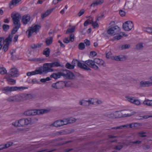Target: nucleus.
I'll use <instances>...</instances> for the list:
<instances>
[{
  "instance_id": "nucleus-1",
  "label": "nucleus",
  "mask_w": 152,
  "mask_h": 152,
  "mask_svg": "<svg viewBox=\"0 0 152 152\" xmlns=\"http://www.w3.org/2000/svg\"><path fill=\"white\" fill-rule=\"evenodd\" d=\"M61 66L60 63L58 62H53L51 63H46L43 65V66H41L37 68L34 71L28 72L26 73L28 76L34 75L37 74L41 75L42 73H47L48 72L53 71V70L49 67H58Z\"/></svg>"
},
{
  "instance_id": "nucleus-2",
  "label": "nucleus",
  "mask_w": 152,
  "mask_h": 152,
  "mask_svg": "<svg viewBox=\"0 0 152 152\" xmlns=\"http://www.w3.org/2000/svg\"><path fill=\"white\" fill-rule=\"evenodd\" d=\"M11 18L13 23L15 27L13 28L11 31V33L9 34H11L12 36L15 34L20 28L21 26L20 22V19L21 18L20 14L18 13H12L11 14Z\"/></svg>"
},
{
  "instance_id": "nucleus-3",
  "label": "nucleus",
  "mask_w": 152,
  "mask_h": 152,
  "mask_svg": "<svg viewBox=\"0 0 152 152\" xmlns=\"http://www.w3.org/2000/svg\"><path fill=\"white\" fill-rule=\"evenodd\" d=\"M135 112H132L130 113H128L127 114L122 115L121 112L118 111H116L113 113L108 114L107 115V117L109 118H119L122 117L130 116L135 114Z\"/></svg>"
},
{
  "instance_id": "nucleus-4",
  "label": "nucleus",
  "mask_w": 152,
  "mask_h": 152,
  "mask_svg": "<svg viewBox=\"0 0 152 152\" xmlns=\"http://www.w3.org/2000/svg\"><path fill=\"white\" fill-rule=\"evenodd\" d=\"M76 64H77V66L82 69L85 71L91 70V69L88 67L86 64L82 63L77 59H73L72 62V64L74 66V68Z\"/></svg>"
},
{
  "instance_id": "nucleus-5",
  "label": "nucleus",
  "mask_w": 152,
  "mask_h": 152,
  "mask_svg": "<svg viewBox=\"0 0 152 152\" xmlns=\"http://www.w3.org/2000/svg\"><path fill=\"white\" fill-rule=\"evenodd\" d=\"M61 72L62 76L64 78L68 79H73L75 77L74 74L69 70L63 69Z\"/></svg>"
},
{
  "instance_id": "nucleus-6",
  "label": "nucleus",
  "mask_w": 152,
  "mask_h": 152,
  "mask_svg": "<svg viewBox=\"0 0 152 152\" xmlns=\"http://www.w3.org/2000/svg\"><path fill=\"white\" fill-rule=\"evenodd\" d=\"M120 28L118 26L112 27L107 30V33L111 36H113L118 34L120 31Z\"/></svg>"
},
{
  "instance_id": "nucleus-7",
  "label": "nucleus",
  "mask_w": 152,
  "mask_h": 152,
  "mask_svg": "<svg viewBox=\"0 0 152 152\" xmlns=\"http://www.w3.org/2000/svg\"><path fill=\"white\" fill-rule=\"evenodd\" d=\"M133 22L130 21H127L123 24V28L126 31L131 30L133 27Z\"/></svg>"
},
{
  "instance_id": "nucleus-8",
  "label": "nucleus",
  "mask_w": 152,
  "mask_h": 152,
  "mask_svg": "<svg viewBox=\"0 0 152 152\" xmlns=\"http://www.w3.org/2000/svg\"><path fill=\"white\" fill-rule=\"evenodd\" d=\"M84 64H86L88 67L94 69H98V67L94 63V60L89 59L84 61Z\"/></svg>"
},
{
  "instance_id": "nucleus-9",
  "label": "nucleus",
  "mask_w": 152,
  "mask_h": 152,
  "mask_svg": "<svg viewBox=\"0 0 152 152\" xmlns=\"http://www.w3.org/2000/svg\"><path fill=\"white\" fill-rule=\"evenodd\" d=\"M65 82L63 81H58L52 84L51 86L57 89L63 88L64 86Z\"/></svg>"
},
{
  "instance_id": "nucleus-10",
  "label": "nucleus",
  "mask_w": 152,
  "mask_h": 152,
  "mask_svg": "<svg viewBox=\"0 0 152 152\" xmlns=\"http://www.w3.org/2000/svg\"><path fill=\"white\" fill-rule=\"evenodd\" d=\"M22 97L19 95H17L13 96H10L8 98L7 100L9 102H18L21 100Z\"/></svg>"
},
{
  "instance_id": "nucleus-11",
  "label": "nucleus",
  "mask_w": 152,
  "mask_h": 152,
  "mask_svg": "<svg viewBox=\"0 0 152 152\" xmlns=\"http://www.w3.org/2000/svg\"><path fill=\"white\" fill-rule=\"evenodd\" d=\"M17 86L9 87L8 86L2 88V90L4 93L7 94L9 92H11L13 91H16V88L17 89Z\"/></svg>"
},
{
  "instance_id": "nucleus-12",
  "label": "nucleus",
  "mask_w": 152,
  "mask_h": 152,
  "mask_svg": "<svg viewBox=\"0 0 152 152\" xmlns=\"http://www.w3.org/2000/svg\"><path fill=\"white\" fill-rule=\"evenodd\" d=\"M31 20V16L29 14L25 15L22 17L21 22L24 25H26Z\"/></svg>"
},
{
  "instance_id": "nucleus-13",
  "label": "nucleus",
  "mask_w": 152,
  "mask_h": 152,
  "mask_svg": "<svg viewBox=\"0 0 152 152\" xmlns=\"http://www.w3.org/2000/svg\"><path fill=\"white\" fill-rule=\"evenodd\" d=\"M18 75V71L17 69L13 68L11 69L9 74L10 77H17Z\"/></svg>"
},
{
  "instance_id": "nucleus-14",
  "label": "nucleus",
  "mask_w": 152,
  "mask_h": 152,
  "mask_svg": "<svg viewBox=\"0 0 152 152\" xmlns=\"http://www.w3.org/2000/svg\"><path fill=\"white\" fill-rule=\"evenodd\" d=\"M41 28L40 26L39 25H32L31 27H29L28 28L32 31V32H35L36 34L39 31V29Z\"/></svg>"
},
{
  "instance_id": "nucleus-15",
  "label": "nucleus",
  "mask_w": 152,
  "mask_h": 152,
  "mask_svg": "<svg viewBox=\"0 0 152 152\" xmlns=\"http://www.w3.org/2000/svg\"><path fill=\"white\" fill-rule=\"evenodd\" d=\"M61 76H62L61 71L56 73H53L50 75V77L51 78H53L54 79L56 80L60 78Z\"/></svg>"
},
{
  "instance_id": "nucleus-16",
  "label": "nucleus",
  "mask_w": 152,
  "mask_h": 152,
  "mask_svg": "<svg viewBox=\"0 0 152 152\" xmlns=\"http://www.w3.org/2000/svg\"><path fill=\"white\" fill-rule=\"evenodd\" d=\"M55 8H53L51 9L47 10L45 13H42L41 15V18L42 19H44L45 18L48 16L53 11L54 9Z\"/></svg>"
},
{
  "instance_id": "nucleus-17",
  "label": "nucleus",
  "mask_w": 152,
  "mask_h": 152,
  "mask_svg": "<svg viewBox=\"0 0 152 152\" xmlns=\"http://www.w3.org/2000/svg\"><path fill=\"white\" fill-rule=\"evenodd\" d=\"M35 115H37L43 114L44 113H48L49 110L46 109H42L41 110H35Z\"/></svg>"
},
{
  "instance_id": "nucleus-18",
  "label": "nucleus",
  "mask_w": 152,
  "mask_h": 152,
  "mask_svg": "<svg viewBox=\"0 0 152 152\" xmlns=\"http://www.w3.org/2000/svg\"><path fill=\"white\" fill-rule=\"evenodd\" d=\"M150 85H152V83L149 81H141L140 84V87H142L148 86Z\"/></svg>"
},
{
  "instance_id": "nucleus-19",
  "label": "nucleus",
  "mask_w": 152,
  "mask_h": 152,
  "mask_svg": "<svg viewBox=\"0 0 152 152\" xmlns=\"http://www.w3.org/2000/svg\"><path fill=\"white\" fill-rule=\"evenodd\" d=\"M104 0H96L94 1L90 5V7H95L96 6L100 5L103 3Z\"/></svg>"
},
{
  "instance_id": "nucleus-20",
  "label": "nucleus",
  "mask_w": 152,
  "mask_h": 152,
  "mask_svg": "<svg viewBox=\"0 0 152 152\" xmlns=\"http://www.w3.org/2000/svg\"><path fill=\"white\" fill-rule=\"evenodd\" d=\"M51 126H53L56 127H60L63 126V124H62V121L61 120H57L55 121L53 123L51 124Z\"/></svg>"
},
{
  "instance_id": "nucleus-21",
  "label": "nucleus",
  "mask_w": 152,
  "mask_h": 152,
  "mask_svg": "<svg viewBox=\"0 0 152 152\" xmlns=\"http://www.w3.org/2000/svg\"><path fill=\"white\" fill-rule=\"evenodd\" d=\"M94 63H95L99 65L100 66L102 65L103 66H104V62L103 60L98 58H96L94 60Z\"/></svg>"
},
{
  "instance_id": "nucleus-22",
  "label": "nucleus",
  "mask_w": 152,
  "mask_h": 152,
  "mask_svg": "<svg viewBox=\"0 0 152 152\" xmlns=\"http://www.w3.org/2000/svg\"><path fill=\"white\" fill-rule=\"evenodd\" d=\"M13 36L11 34L9 35L8 37L4 39V42H6V44L10 45V43L12 41Z\"/></svg>"
},
{
  "instance_id": "nucleus-23",
  "label": "nucleus",
  "mask_w": 152,
  "mask_h": 152,
  "mask_svg": "<svg viewBox=\"0 0 152 152\" xmlns=\"http://www.w3.org/2000/svg\"><path fill=\"white\" fill-rule=\"evenodd\" d=\"M21 0H12L9 4L10 7L11 9V6L13 5L15 6L16 4H18Z\"/></svg>"
},
{
  "instance_id": "nucleus-24",
  "label": "nucleus",
  "mask_w": 152,
  "mask_h": 152,
  "mask_svg": "<svg viewBox=\"0 0 152 152\" xmlns=\"http://www.w3.org/2000/svg\"><path fill=\"white\" fill-rule=\"evenodd\" d=\"M50 50L48 48H45L43 52V54L46 56V57L49 56L50 53Z\"/></svg>"
},
{
  "instance_id": "nucleus-25",
  "label": "nucleus",
  "mask_w": 152,
  "mask_h": 152,
  "mask_svg": "<svg viewBox=\"0 0 152 152\" xmlns=\"http://www.w3.org/2000/svg\"><path fill=\"white\" fill-rule=\"evenodd\" d=\"M53 38L52 37H50L46 39L45 43L46 46H49L52 44L53 42Z\"/></svg>"
},
{
  "instance_id": "nucleus-26",
  "label": "nucleus",
  "mask_w": 152,
  "mask_h": 152,
  "mask_svg": "<svg viewBox=\"0 0 152 152\" xmlns=\"http://www.w3.org/2000/svg\"><path fill=\"white\" fill-rule=\"evenodd\" d=\"M110 58L113 60L117 61H123V58H120V56H111Z\"/></svg>"
},
{
  "instance_id": "nucleus-27",
  "label": "nucleus",
  "mask_w": 152,
  "mask_h": 152,
  "mask_svg": "<svg viewBox=\"0 0 152 152\" xmlns=\"http://www.w3.org/2000/svg\"><path fill=\"white\" fill-rule=\"evenodd\" d=\"M130 47L129 44H126L124 45H121L119 46V49L121 50H125L129 48Z\"/></svg>"
},
{
  "instance_id": "nucleus-28",
  "label": "nucleus",
  "mask_w": 152,
  "mask_h": 152,
  "mask_svg": "<svg viewBox=\"0 0 152 152\" xmlns=\"http://www.w3.org/2000/svg\"><path fill=\"white\" fill-rule=\"evenodd\" d=\"M75 26H73L71 28H68L67 29L66 31V34L68 33H71L72 34V33L75 31Z\"/></svg>"
},
{
  "instance_id": "nucleus-29",
  "label": "nucleus",
  "mask_w": 152,
  "mask_h": 152,
  "mask_svg": "<svg viewBox=\"0 0 152 152\" xmlns=\"http://www.w3.org/2000/svg\"><path fill=\"white\" fill-rule=\"evenodd\" d=\"M143 103L147 106H152V100H146L143 102Z\"/></svg>"
},
{
  "instance_id": "nucleus-30",
  "label": "nucleus",
  "mask_w": 152,
  "mask_h": 152,
  "mask_svg": "<svg viewBox=\"0 0 152 152\" xmlns=\"http://www.w3.org/2000/svg\"><path fill=\"white\" fill-rule=\"evenodd\" d=\"M18 121V124H19V127H23L25 125L24 118L20 119Z\"/></svg>"
},
{
  "instance_id": "nucleus-31",
  "label": "nucleus",
  "mask_w": 152,
  "mask_h": 152,
  "mask_svg": "<svg viewBox=\"0 0 152 152\" xmlns=\"http://www.w3.org/2000/svg\"><path fill=\"white\" fill-rule=\"evenodd\" d=\"M65 67L67 69H72L75 68L74 66L69 63H67L66 64Z\"/></svg>"
},
{
  "instance_id": "nucleus-32",
  "label": "nucleus",
  "mask_w": 152,
  "mask_h": 152,
  "mask_svg": "<svg viewBox=\"0 0 152 152\" xmlns=\"http://www.w3.org/2000/svg\"><path fill=\"white\" fill-rule=\"evenodd\" d=\"M31 118H28L26 119L24 118L25 125H28L29 124H31Z\"/></svg>"
},
{
  "instance_id": "nucleus-33",
  "label": "nucleus",
  "mask_w": 152,
  "mask_h": 152,
  "mask_svg": "<svg viewBox=\"0 0 152 152\" xmlns=\"http://www.w3.org/2000/svg\"><path fill=\"white\" fill-rule=\"evenodd\" d=\"M13 144V142H8L7 143L3 144L4 145V149L7 148L11 146Z\"/></svg>"
},
{
  "instance_id": "nucleus-34",
  "label": "nucleus",
  "mask_w": 152,
  "mask_h": 152,
  "mask_svg": "<svg viewBox=\"0 0 152 152\" xmlns=\"http://www.w3.org/2000/svg\"><path fill=\"white\" fill-rule=\"evenodd\" d=\"M2 28L4 31H7L10 28V26L7 24H4L2 26Z\"/></svg>"
},
{
  "instance_id": "nucleus-35",
  "label": "nucleus",
  "mask_w": 152,
  "mask_h": 152,
  "mask_svg": "<svg viewBox=\"0 0 152 152\" xmlns=\"http://www.w3.org/2000/svg\"><path fill=\"white\" fill-rule=\"evenodd\" d=\"M68 121L69 123V124L75 122L76 121V119L74 118H67Z\"/></svg>"
},
{
  "instance_id": "nucleus-36",
  "label": "nucleus",
  "mask_w": 152,
  "mask_h": 152,
  "mask_svg": "<svg viewBox=\"0 0 152 152\" xmlns=\"http://www.w3.org/2000/svg\"><path fill=\"white\" fill-rule=\"evenodd\" d=\"M34 33V32H32L31 30H30L28 28V30L26 32V33L27 34L28 37V38L31 37L32 34Z\"/></svg>"
},
{
  "instance_id": "nucleus-37",
  "label": "nucleus",
  "mask_w": 152,
  "mask_h": 152,
  "mask_svg": "<svg viewBox=\"0 0 152 152\" xmlns=\"http://www.w3.org/2000/svg\"><path fill=\"white\" fill-rule=\"evenodd\" d=\"M78 48L80 50H83L85 48V45L84 43L81 42L78 45Z\"/></svg>"
},
{
  "instance_id": "nucleus-38",
  "label": "nucleus",
  "mask_w": 152,
  "mask_h": 152,
  "mask_svg": "<svg viewBox=\"0 0 152 152\" xmlns=\"http://www.w3.org/2000/svg\"><path fill=\"white\" fill-rule=\"evenodd\" d=\"M126 98L128 100L132 103H134L135 101V99L134 97H130L129 96H127Z\"/></svg>"
},
{
  "instance_id": "nucleus-39",
  "label": "nucleus",
  "mask_w": 152,
  "mask_h": 152,
  "mask_svg": "<svg viewBox=\"0 0 152 152\" xmlns=\"http://www.w3.org/2000/svg\"><path fill=\"white\" fill-rule=\"evenodd\" d=\"M152 28L150 27H147L146 28H143V30L145 31H146V32L149 33L150 34H151V32H152Z\"/></svg>"
},
{
  "instance_id": "nucleus-40",
  "label": "nucleus",
  "mask_w": 152,
  "mask_h": 152,
  "mask_svg": "<svg viewBox=\"0 0 152 152\" xmlns=\"http://www.w3.org/2000/svg\"><path fill=\"white\" fill-rule=\"evenodd\" d=\"M146 133L145 132L142 131H140L138 132V134L140 137H147V135L145 134Z\"/></svg>"
},
{
  "instance_id": "nucleus-41",
  "label": "nucleus",
  "mask_w": 152,
  "mask_h": 152,
  "mask_svg": "<svg viewBox=\"0 0 152 152\" xmlns=\"http://www.w3.org/2000/svg\"><path fill=\"white\" fill-rule=\"evenodd\" d=\"M51 80V79L49 77H48L46 78H42L40 80V81L44 83L46 82L47 81H49Z\"/></svg>"
},
{
  "instance_id": "nucleus-42",
  "label": "nucleus",
  "mask_w": 152,
  "mask_h": 152,
  "mask_svg": "<svg viewBox=\"0 0 152 152\" xmlns=\"http://www.w3.org/2000/svg\"><path fill=\"white\" fill-rule=\"evenodd\" d=\"M9 45L5 44L2 48V50L6 52L8 50Z\"/></svg>"
},
{
  "instance_id": "nucleus-43",
  "label": "nucleus",
  "mask_w": 152,
  "mask_h": 152,
  "mask_svg": "<svg viewBox=\"0 0 152 152\" xmlns=\"http://www.w3.org/2000/svg\"><path fill=\"white\" fill-rule=\"evenodd\" d=\"M143 48V44L142 43H140L137 44L136 46V48L138 50H141Z\"/></svg>"
},
{
  "instance_id": "nucleus-44",
  "label": "nucleus",
  "mask_w": 152,
  "mask_h": 152,
  "mask_svg": "<svg viewBox=\"0 0 152 152\" xmlns=\"http://www.w3.org/2000/svg\"><path fill=\"white\" fill-rule=\"evenodd\" d=\"M133 142L131 141L130 140H129L125 143V144L127 146H130L131 147H132L133 145Z\"/></svg>"
},
{
  "instance_id": "nucleus-45",
  "label": "nucleus",
  "mask_w": 152,
  "mask_h": 152,
  "mask_svg": "<svg viewBox=\"0 0 152 152\" xmlns=\"http://www.w3.org/2000/svg\"><path fill=\"white\" fill-rule=\"evenodd\" d=\"M7 72L6 69L4 68H0V73L2 75L5 74Z\"/></svg>"
},
{
  "instance_id": "nucleus-46",
  "label": "nucleus",
  "mask_w": 152,
  "mask_h": 152,
  "mask_svg": "<svg viewBox=\"0 0 152 152\" xmlns=\"http://www.w3.org/2000/svg\"><path fill=\"white\" fill-rule=\"evenodd\" d=\"M61 120L62 121V124H63V126L69 124V123L68 121L67 118L64 119L63 120Z\"/></svg>"
},
{
  "instance_id": "nucleus-47",
  "label": "nucleus",
  "mask_w": 152,
  "mask_h": 152,
  "mask_svg": "<svg viewBox=\"0 0 152 152\" xmlns=\"http://www.w3.org/2000/svg\"><path fill=\"white\" fill-rule=\"evenodd\" d=\"M94 100V99L93 98H91V99H89L88 100H87V102H88V106L90 105V104H92L94 105V102L93 101V100Z\"/></svg>"
},
{
  "instance_id": "nucleus-48",
  "label": "nucleus",
  "mask_w": 152,
  "mask_h": 152,
  "mask_svg": "<svg viewBox=\"0 0 152 152\" xmlns=\"http://www.w3.org/2000/svg\"><path fill=\"white\" fill-rule=\"evenodd\" d=\"M23 114L27 116H29L31 115V111H30V110H28L27 111H25L24 113Z\"/></svg>"
},
{
  "instance_id": "nucleus-49",
  "label": "nucleus",
  "mask_w": 152,
  "mask_h": 152,
  "mask_svg": "<svg viewBox=\"0 0 152 152\" xmlns=\"http://www.w3.org/2000/svg\"><path fill=\"white\" fill-rule=\"evenodd\" d=\"M123 148V145H119L115 146L114 149L116 150H120Z\"/></svg>"
},
{
  "instance_id": "nucleus-50",
  "label": "nucleus",
  "mask_w": 152,
  "mask_h": 152,
  "mask_svg": "<svg viewBox=\"0 0 152 152\" xmlns=\"http://www.w3.org/2000/svg\"><path fill=\"white\" fill-rule=\"evenodd\" d=\"M119 12L120 15L121 17H123L125 16L126 12L124 11L120 10H119Z\"/></svg>"
},
{
  "instance_id": "nucleus-51",
  "label": "nucleus",
  "mask_w": 152,
  "mask_h": 152,
  "mask_svg": "<svg viewBox=\"0 0 152 152\" xmlns=\"http://www.w3.org/2000/svg\"><path fill=\"white\" fill-rule=\"evenodd\" d=\"M122 37V36L121 35H119L114 37L113 39V40H118L120 39Z\"/></svg>"
},
{
  "instance_id": "nucleus-52",
  "label": "nucleus",
  "mask_w": 152,
  "mask_h": 152,
  "mask_svg": "<svg viewBox=\"0 0 152 152\" xmlns=\"http://www.w3.org/2000/svg\"><path fill=\"white\" fill-rule=\"evenodd\" d=\"M31 124L37 122L38 121V119L36 118H31Z\"/></svg>"
},
{
  "instance_id": "nucleus-53",
  "label": "nucleus",
  "mask_w": 152,
  "mask_h": 152,
  "mask_svg": "<svg viewBox=\"0 0 152 152\" xmlns=\"http://www.w3.org/2000/svg\"><path fill=\"white\" fill-rule=\"evenodd\" d=\"M85 12V10L84 9H81L78 13V15L80 17Z\"/></svg>"
},
{
  "instance_id": "nucleus-54",
  "label": "nucleus",
  "mask_w": 152,
  "mask_h": 152,
  "mask_svg": "<svg viewBox=\"0 0 152 152\" xmlns=\"http://www.w3.org/2000/svg\"><path fill=\"white\" fill-rule=\"evenodd\" d=\"M58 51L57 52L53 54V56H58L60 55L61 54V52L59 51V49H57Z\"/></svg>"
},
{
  "instance_id": "nucleus-55",
  "label": "nucleus",
  "mask_w": 152,
  "mask_h": 152,
  "mask_svg": "<svg viewBox=\"0 0 152 152\" xmlns=\"http://www.w3.org/2000/svg\"><path fill=\"white\" fill-rule=\"evenodd\" d=\"M97 21H95L93 24V26L94 28H98L99 27L98 24L97 23Z\"/></svg>"
},
{
  "instance_id": "nucleus-56",
  "label": "nucleus",
  "mask_w": 152,
  "mask_h": 152,
  "mask_svg": "<svg viewBox=\"0 0 152 152\" xmlns=\"http://www.w3.org/2000/svg\"><path fill=\"white\" fill-rule=\"evenodd\" d=\"M69 40L73 42L74 41V34H70L69 37Z\"/></svg>"
},
{
  "instance_id": "nucleus-57",
  "label": "nucleus",
  "mask_w": 152,
  "mask_h": 152,
  "mask_svg": "<svg viewBox=\"0 0 152 152\" xmlns=\"http://www.w3.org/2000/svg\"><path fill=\"white\" fill-rule=\"evenodd\" d=\"M84 42L87 46H88L90 45V41L87 39H86L84 40Z\"/></svg>"
},
{
  "instance_id": "nucleus-58",
  "label": "nucleus",
  "mask_w": 152,
  "mask_h": 152,
  "mask_svg": "<svg viewBox=\"0 0 152 152\" xmlns=\"http://www.w3.org/2000/svg\"><path fill=\"white\" fill-rule=\"evenodd\" d=\"M65 82V85H64V86H65L66 87H69L70 86V85L71 84V83L70 82H66L64 81Z\"/></svg>"
},
{
  "instance_id": "nucleus-59",
  "label": "nucleus",
  "mask_w": 152,
  "mask_h": 152,
  "mask_svg": "<svg viewBox=\"0 0 152 152\" xmlns=\"http://www.w3.org/2000/svg\"><path fill=\"white\" fill-rule=\"evenodd\" d=\"M12 124L15 127H19V124H18V120L16 121L15 122H13Z\"/></svg>"
},
{
  "instance_id": "nucleus-60",
  "label": "nucleus",
  "mask_w": 152,
  "mask_h": 152,
  "mask_svg": "<svg viewBox=\"0 0 152 152\" xmlns=\"http://www.w3.org/2000/svg\"><path fill=\"white\" fill-rule=\"evenodd\" d=\"M104 16V15L103 13L101 14V15L99 16L98 15L97 16L96 20L99 21L100 19L102 18H103V17Z\"/></svg>"
},
{
  "instance_id": "nucleus-61",
  "label": "nucleus",
  "mask_w": 152,
  "mask_h": 152,
  "mask_svg": "<svg viewBox=\"0 0 152 152\" xmlns=\"http://www.w3.org/2000/svg\"><path fill=\"white\" fill-rule=\"evenodd\" d=\"M112 55V53L111 51H109L106 54V57L107 58H109L111 56H110Z\"/></svg>"
},
{
  "instance_id": "nucleus-62",
  "label": "nucleus",
  "mask_w": 152,
  "mask_h": 152,
  "mask_svg": "<svg viewBox=\"0 0 152 152\" xmlns=\"http://www.w3.org/2000/svg\"><path fill=\"white\" fill-rule=\"evenodd\" d=\"M97 54V53L95 51H91L90 53V55L93 57L95 56Z\"/></svg>"
},
{
  "instance_id": "nucleus-63",
  "label": "nucleus",
  "mask_w": 152,
  "mask_h": 152,
  "mask_svg": "<svg viewBox=\"0 0 152 152\" xmlns=\"http://www.w3.org/2000/svg\"><path fill=\"white\" fill-rule=\"evenodd\" d=\"M7 80L9 82H11L13 83H15L16 82V80L11 78H7Z\"/></svg>"
},
{
  "instance_id": "nucleus-64",
  "label": "nucleus",
  "mask_w": 152,
  "mask_h": 152,
  "mask_svg": "<svg viewBox=\"0 0 152 152\" xmlns=\"http://www.w3.org/2000/svg\"><path fill=\"white\" fill-rule=\"evenodd\" d=\"M46 150H47L46 149H44V150L39 151H37V152H43V151H46L45 152H52V151L55 150V149H53V150H49V151H46Z\"/></svg>"
}]
</instances>
